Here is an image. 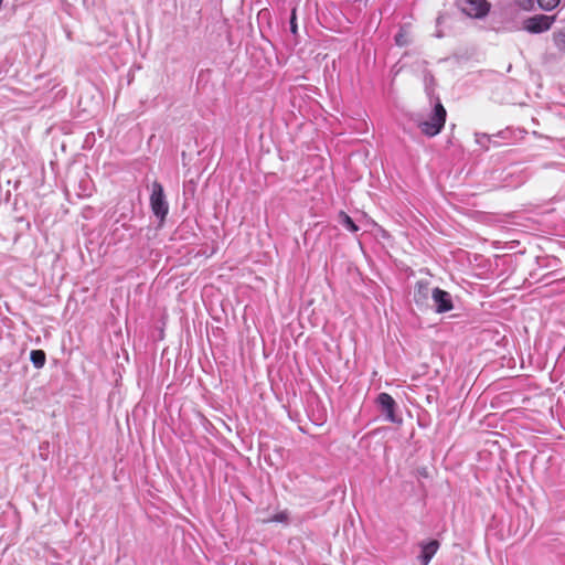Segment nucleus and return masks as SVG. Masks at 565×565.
Returning <instances> with one entry per match:
<instances>
[{"instance_id":"nucleus-11","label":"nucleus","mask_w":565,"mask_h":565,"mask_svg":"<svg viewBox=\"0 0 565 565\" xmlns=\"http://www.w3.org/2000/svg\"><path fill=\"white\" fill-rule=\"evenodd\" d=\"M339 217L341 223L351 232H358L359 227L355 225L353 220L344 212H340Z\"/></svg>"},{"instance_id":"nucleus-1","label":"nucleus","mask_w":565,"mask_h":565,"mask_svg":"<svg viewBox=\"0 0 565 565\" xmlns=\"http://www.w3.org/2000/svg\"><path fill=\"white\" fill-rule=\"evenodd\" d=\"M447 111L443 104L438 102L429 118L419 124L420 131L427 137L437 136L445 126Z\"/></svg>"},{"instance_id":"nucleus-7","label":"nucleus","mask_w":565,"mask_h":565,"mask_svg":"<svg viewBox=\"0 0 565 565\" xmlns=\"http://www.w3.org/2000/svg\"><path fill=\"white\" fill-rule=\"evenodd\" d=\"M439 548V542L436 540H431L427 544L423 545L422 554L419 556L422 565H428L433 556L437 553Z\"/></svg>"},{"instance_id":"nucleus-6","label":"nucleus","mask_w":565,"mask_h":565,"mask_svg":"<svg viewBox=\"0 0 565 565\" xmlns=\"http://www.w3.org/2000/svg\"><path fill=\"white\" fill-rule=\"evenodd\" d=\"M376 402H377L379 407L381 408V412L385 415V418L391 423L396 422V415H395L396 403H395L394 398L387 393H381L377 396Z\"/></svg>"},{"instance_id":"nucleus-5","label":"nucleus","mask_w":565,"mask_h":565,"mask_svg":"<svg viewBox=\"0 0 565 565\" xmlns=\"http://www.w3.org/2000/svg\"><path fill=\"white\" fill-rule=\"evenodd\" d=\"M434 306L438 313L450 311L454 308L451 295L439 288H435L431 294Z\"/></svg>"},{"instance_id":"nucleus-12","label":"nucleus","mask_w":565,"mask_h":565,"mask_svg":"<svg viewBox=\"0 0 565 565\" xmlns=\"http://www.w3.org/2000/svg\"><path fill=\"white\" fill-rule=\"evenodd\" d=\"M561 0H537L539 7L544 11H551L559 4Z\"/></svg>"},{"instance_id":"nucleus-4","label":"nucleus","mask_w":565,"mask_h":565,"mask_svg":"<svg viewBox=\"0 0 565 565\" xmlns=\"http://www.w3.org/2000/svg\"><path fill=\"white\" fill-rule=\"evenodd\" d=\"M461 10L469 17L475 19L484 18L491 9L488 0H459Z\"/></svg>"},{"instance_id":"nucleus-10","label":"nucleus","mask_w":565,"mask_h":565,"mask_svg":"<svg viewBox=\"0 0 565 565\" xmlns=\"http://www.w3.org/2000/svg\"><path fill=\"white\" fill-rule=\"evenodd\" d=\"M553 42L557 50L565 54V29H561L553 33Z\"/></svg>"},{"instance_id":"nucleus-13","label":"nucleus","mask_w":565,"mask_h":565,"mask_svg":"<svg viewBox=\"0 0 565 565\" xmlns=\"http://www.w3.org/2000/svg\"><path fill=\"white\" fill-rule=\"evenodd\" d=\"M289 516L286 511H281L273 515L270 519L266 520L265 522H279V523H286L288 521Z\"/></svg>"},{"instance_id":"nucleus-14","label":"nucleus","mask_w":565,"mask_h":565,"mask_svg":"<svg viewBox=\"0 0 565 565\" xmlns=\"http://www.w3.org/2000/svg\"><path fill=\"white\" fill-rule=\"evenodd\" d=\"M515 4L524 11L534 9V0H514Z\"/></svg>"},{"instance_id":"nucleus-16","label":"nucleus","mask_w":565,"mask_h":565,"mask_svg":"<svg viewBox=\"0 0 565 565\" xmlns=\"http://www.w3.org/2000/svg\"><path fill=\"white\" fill-rule=\"evenodd\" d=\"M395 41H396V43L398 45H404L405 44V42L403 41V35L402 34L396 35Z\"/></svg>"},{"instance_id":"nucleus-8","label":"nucleus","mask_w":565,"mask_h":565,"mask_svg":"<svg viewBox=\"0 0 565 565\" xmlns=\"http://www.w3.org/2000/svg\"><path fill=\"white\" fill-rule=\"evenodd\" d=\"M429 284L427 281H417L414 291V299L416 302H422L428 298Z\"/></svg>"},{"instance_id":"nucleus-15","label":"nucleus","mask_w":565,"mask_h":565,"mask_svg":"<svg viewBox=\"0 0 565 565\" xmlns=\"http://www.w3.org/2000/svg\"><path fill=\"white\" fill-rule=\"evenodd\" d=\"M290 31L292 34H297L298 26H297V14H296V8L291 10V17H290Z\"/></svg>"},{"instance_id":"nucleus-3","label":"nucleus","mask_w":565,"mask_h":565,"mask_svg":"<svg viewBox=\"0 0 565 565\" xmlns=\"http://www.w3.org/2000/svg\"><path fill=\"white\" fill-rule=\"evenodd\" d=\"M555 15L536 14L523 21V29L533 34L548 31L555 22Z\"/></svg>"},{"instance_id":"nucleus-9","label":"nucleus","mask_w":565,"mask_h":565,"mask_svg":"<svg viewBox=\"0 0 565 565\" xmlns=\"http://www.w3.org/2000/svg\"><path fill=\"white\" fill-rule=\"evenodd\" d=\"M30 360L35 367H43L46 360L45 352L42 350H32L30 353Z\"/></svg>"},{"instance_id":"nucleus-2","label":"nucleus","mask_w":565,"mask_h":565,"mask_svg":"<svg viewBox=\"0 0 565 565\" xmlns=\"http://www.w3.org/2000/svg\"><path fill=\"white\" fill-rule=\"evenodd\" d=\"M150 206L153 214L163 221L168 214L169 207L164 198L163 188L159 182L152 183V192L150 195Z\"/></svg>"}]
</instances>
